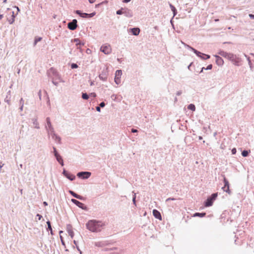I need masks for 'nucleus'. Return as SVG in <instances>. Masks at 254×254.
Masks as SVG:
<instances>
[{
  "instance_id": "1",
  "label": "nucleus",
  "mask_w": 254,
  "mask_h": 254,
  "mask_svg": "<svg viewBox=\"0 0 254 254\" xmlns=\"http://www.w3.org/2000/svg\"><path fill=\"white\" fill-rule=\"evenodd\" d=\"M45 129L47 131L48 136H51L53 139L57 143H61V137L55 133L54 128L52 125L50 118L47 117L46 118V124L45 126Z\"/></svg>"
},
{
  "instance_id": "2",
  "label": "nucleus",
  "mask_w": 254,
  "mask_h": 254,
  "mask_svg": "<svg viewBox=\"0 0 254 254\" xmlns=\"http://www.w3.org/2000/svg\"><path fill=\"white\" fill-rule=\"evenodd\" d=\"M86 228L92 232H98L101 230L102 227L104 225L101 221L96 220H89L86 224Z\"/></svg>"
},
{
  "instance_id": "3",
  "label": "nucleus",
  "mask_w": 254,
  "mask_h": 254,
  "mask_svg": "<svg viewBox=\"0 0 254 254\" xmlns=\"http://www.w3.org/2000/svg\"><path fill=\"white\" fill-rule=\"evenodd\" d=\"M48 73L52 79L54 78L55 80H59L60 82H64V81L62 79L61 76L55 69L51 68L49 70Z\"/></svg>"
},
{
  "instance_id": "4",
  "label": "nucleus",
  "mask_w": 254,
  "mask_h": 254,
  "mask_svg": "<svg viewBox=\"0 0 254 254\" xmlns=\"http://www.w3.org/2000/svg\"><path fill=\"white\" fill-rule=\"evenodd\" d=\"M182 43L185 45L186 47L192 50L198 57H200L202 60H206L210 58V56L208 55H206L205 54L202 53L195 49L191 47L188 45H187L186 44L184 43L182 41Z\"/></svg>"
},
{
  "instance_id": "5",
  "label": "nucleus",
  "mask_w": 254,
  "mask_h": 254,
  "mask_svg": "<svg viewBox=\"0 0 254 254\" xmlns=\"http://www.w3.org/2000/svg\"><path fill=\"white\" fill-rule=\"evenodd\" d=\"M100 51L106 55H109L112 52V48L109 44L103 45L100 48Z\"/></svg>"
},
{
  "instance_id": "6",
  "label": "nucleus",
  "mask_w": 254,
  "mask_h": 254,
  "mask_svg": "<svg viewBox=\"0 0 254 254\" xmlns=\"http://www.w3.org/2000/svg\"><path fill=\"white\" fill-rule=\"evenodd\" d=\"M218 54L220 56L227 59L228 60L231 61L233 60L234 54L226 52L222 50H220L218 52Z\"/></svg>"
},
{
  "instance_id": "7",
  "label": "nucleus",
  "mask_w": 254,
  "mask_h": 254,
  "mask_svg": "<svg viewBox=\"0 0 254 254\" xmlns=\"http://www.w3.org/2000/svg\"><path fill=\"white\" fill-rule=\"evenodd\" d=\"M91 173L89 172H80L77 174V176L83 179H86L90 177Z\"/></svg>"
},
{
  "instance_id": "8",
  "label": "nucleus",
  "mask_w": 254,
  "mask_h": 254,
  "mask_svg": "<svg viewBox=\"0 0 254 254\" xmlns=\"http://www.w3.org/2000/svg\"><path fill=\"white\" fill-rule=\"evenodd\" d=\"M122 75V71L121 70H117L115 73V82L117 84L121 83V77Z\"/></svg>"
},
{
  "instance_id": "9",
  "label": "nucleus",
  "mask_w": 254,
  "mask_h": 254,
  "mask_svg": "<svg viewBox=\"0 0 254 254\" xmlns=\"http://www.w3.org/2000/svg\"><path fill=\"white\" fill-rule=\"evenodd\" d=\"M224 186L222 187V190L228 193V194H230L231 193V190L229 189V183L228 180L226 179L225 176H224Z\"/></svg>"
},
{
  "instance_id": "10",
  "label": "nucleus",
  "mask_w": 254,
  "mask_h": 254,
  "mask_svg": "<svg viewBox=\"0 0 254 254\" xmlns=\"http://www.w3.org/2000/svg\"><path fill=\"white\" fill-rule=\"evenodd\" d=\"M77 21L76 19H73L71 22L67 24L68 28L71 30H75L77 27Z\"/></svg>"
},
{
  "instance_id": "11",
  "label": "nucleus",
  "mask_w": 254,
  "mask_h": 254,
  "mask_svg": "<svg viewBox=\"0 0 254 254\" xmlns=\"http://www.w3.org/2000/svg\"><path fill=\"white\" fill-rule=\"evenodd\" d=\"M71 201L74 204H75L76 205H77L78 207H79V208H80L83 210L86 209V206H85L83 203L79 202V201L77 200L76 199H71Z\"/></svg>"
},
{
  "instance_id": "12",
  "label": "nucleus",
  "mask_w": 254,
  "mask_h": 254,
  "mask_svg": "<svg viewBox=\"0 0 254 254\" xmlns=\"http://www.w3.org/2000/svg\"><path fill=\"white\" fill-rule=\"evenodd\" d=\"M231 61L236 66L240 65L241 59L237 57V55H234L233 60H231Z\"/></svg>"
},
{
  "instance_id": "13",
  "label": "nucleus",
  "mask_w": 254,
  "mask_h": 254,
  "mask_svg": "<svg viewBox=\"0 0 254 254\" xmlns=\"http://www.w3.org/2000/svg\"><path fill=\"white\" fill-rule=\"evenodd\" d=\"M123 14H124L125 16L128 18H130L133 16V12L132 10L127 8H124Z\"/></svg>"
},
{
  "instance_id": "14",
  "label": "nucleus",
  "mask_w": 254,
  "mask_h": 254,
  "mask_svg": "<svg viewBox=\"0 0 254 254\" xmlns=\"http://www.w3.org/2000/svg\"><path fill=\"white\" fill-rule=\"evenodd\" d=\"M10 99H11V91L9 90L7 92V95L4 99V102L7 103L8 105L11 104L10 103Z\"/></svg>"
},
{
  "instance_id": "15",
  "label": "nucleus",
  "mask_w": 254,
  "mask_h": 254,
  "mask_svg": "<svg viewBox=\"0 0 254 254\" xmlns=\"http://www.w3.org/2000/svg\"><path fill=\"white\" fill-rule=\"evenodd\" d=\"M66 230L71 238H73L74 236V233L72 231V226L71 225L68 224L66 226Z\"/></svg>"
},
{
  "instance_id": "16",
  "label": "nucleus",
  "mask_w": 254,
  "mask_h": 254,
  "mask_svg": "<svg viewBox=\"0 0 254 254\" xmlns=\"http://www.w3.org/2000/svg\"><path fill=\"white\" fill-rule=\"evenodd\" d=\"M216 58V63L218 65H222L224 64L223 60L219 56L215 55Z\"/></svg>"
},
{
  "instance_id": "17",
  "label": "nucleus",
  "mask_w": 254,
  "mask_h": 254,
  "mask_svg": "<svg viewBox=\"0 0 254 254\" xmlns=\"http://www.w3.org/2000/svg\"><path fill=\"white\" fill-rule=\"evenodd\" d=\"M153 214L156 218H157L159 220L162 219V217H161V214L157 210L154 209L153 210Z\"/></svg>"
},
{
  "instance_id": "18",
  "label": "nucleus",
  "mask_w": 254,
  "mask_h": 254,
  "mask_svg": "<svg viewBox=\"0 0 254 254\" xmlns=\"http://www.w3.org/2000/svg\"><path fill=\"white\" fill-rule=\"evenodd\" d=\"M74 42L76 43V45L77 46V49L81 50V47L83 46L84 43L80 42L79 39L78 38L74 39Z\"/></svg>"
},
{
  "instance_id": "19",
  "label": "nucleus",
  "mask_w": 254,
  "mask_h": 254,
  "mask_svg": "<svg viewBox=\"0 0 254 254\" xmlns=\"http://www.w3.org/2000/svg\"><path fill=\"white\" fill-rule=\"evenodd\" d=\"M130 31L133 35L137 36L139 35L140 29L138 28H132L130 29Z\"/></svg>"
},
{
  "instance_id": "20",
  "label": "nucleus",
  "mask_w": 254,
  "mask_h": 254,
  "mask_svg": "<svg viewBox=\"0 0 254 254\" xmlns=\"http://www.w3.org/2000/svg\"><path fill=\"white\" fill-rule=\"evenodd\" d=\"M69 192L70 193V194H71L73 197L77 198V199H80V200H82L83 198V197L80 195H78L77 194H76V193H75L74 192H73V191L72 190H69Z\"/></svg>"
},
{
  "instance_id": "21",
  "label": "nucleus",
  "mask_w": 254,
  "mask_h": 254,
  "mask_svg": "<svg viewBox=\"0 0 254 254\" xmlns=\"http://www.w3.org/2000/svg\"><path fill=\"white\" fill-rule=\"evenodd\" d=\"M75 13L77 14H78L80 16L83 17V18H86L88 17V13H82L80 10H77L75 11Z\"/></svg>"
},
{
  "instance_id": "22",
  "label": "nucleus",
  "mask_w": 254,
  "mask_h": 254,
  "mask_svg": "<svg viewBox=\"0 0 254 254\" xmlns=\"http://www.w3.org/2000/svg\"><path fill=\"white\" fill-rule=\"evenodd\" d=\"M32 121L35 128L37 129L40 128L39 125L37 121V118H35L32 119Z\"/></svg>"
},
{
  "instance_id": "23",
  "label": "nucleus",
  "mask_w": 254,
  "mask_h": 254,
  "mask_svg": "<svg viewBox=\"0 0 254 254\" xmlns=\"http://www.w3.org/2000/svg\"><path fill=\"white\" fill-rule=\"evenodd\" d=\"M244 56L247 58V61L248 62V64L250 67V69L251 71H253L254 67L253 66L252 62L250 60V58L249 57H248L245 54H244Z\"/></svg>"
},
{
  "instance_id": "24",
  "label": "nucleus",
  "mask_w": 254,
  "mask_h": 254,
  "mask_svg": "<svg viewBox=\"0 0 254 254\" xmlns=\"http://www.w3.org/2000/svg\"><path fill=\"white\" fill-rule=\"evenodd\" d=\"M213 201L211 200L209 197H208L205 203V206L206 207L210 206L212 205Z\"/></svg>"
},
{
  "instance_id": "25",
  "label": "nucleus",
  "mask_w": 254,
  "mask_h": 254,
  "mask_svg": "<svg viewBox=\"0 0 254 254\" xmlns=\"http://www.w3.org/2000/svg\"><path fill=\"white\" fill-rule=\"evenodd\" d=\"M56 159L58 161V162L60 163V164L62 165V166H64V162H63V159L62 158V157L59 155L57 157H56Z\"/></svg>"
},
{
  "instance_id": "26",
  "label": "nucleus",
  "mask_w": 254,
  "mask_h": 254,
  "mask_svg": "<svg viewBox=\"0 0 254 254\" xmlns=\"http://www.w3.org/2000/svg\"><path fill=\"white\" fill-rule=\"evenodd\" d=\"M170 8H171V10L173 12V16H175L177 14V10L176 8L171 4H170Z\"/></svg>"
},
{
  "instance_id": "27",
  "label": "nucleus",
  "mask_w": 254,
  "mask_h": 254,
  "mask_svg": "<svg viewBox=\"0 0 254 254\" xmlns=\"http://www.w3.org/2000/svg\"><path fill=\"white\" fill-rule=\"evenodd\" d=\"M205 215H206L205 213H197V212L193 214V216L194 217L199 216L200 217H202L204 216Z\"/></svg>"
},
{
  "instance_id": "28",
  "label": "nucleus",
  "mask_w": 254,
  "mask_h": 254,
  "mask_svg": "<svg viewBox=\"0 0 254 254\" xmlns=\"http://www.w3.org/2000/svg\"><path fill=\"white\" fill-rule=\"evenodd\" d=\"M42 40V38L41 37H36L35 38V40H34V46H36V45L37 44V43L38 42H40V41H41Z\"/></svg>"
},
{
  "instance_id": "29",
  "label": "nucleus",
  "mask_w": 254,
  "mask_h": 254,
  "mask_svg": "<svg viewBox=\"0 0 254 254\" xmlns=\"http://www.w3.org/2000/svg\"><path fill=\"white\" fill-rule=\"evenodd\" d=\"M188 109L192 111H194L195 110V107L193 104H190L188 106Z\"/></svg>"
},
{
  "instance_id": "30",
  "label": "nucleus",
  "mask_w": 254,
  "mask_h": 254,
  "mask_svg": "<svg viewBox=\"0 0 254 254\" xmlns=\"http://www.w3.org/2000/svg\"><path fill=\"white\" fill-rule=\"evenodd\" d=\"M67 179H68L70 181H73L75 179V176L70 174L66 177Z\"/></svg>"
},
{
  "instance_id": "31",
  "label": "nucleus",
  "mask_w": 254,
  "mask_h": 254,
  "mask_svg": "<svg viewBox=\"0 0 254 254\" xmlns=\"http://www.w3.org/2000/svg\"><path fill=\"white\" fill-rule=\"evenodd\" d=\"M218 194H217V193H213L210 197L209 198L210 199H211V200L212 201H214V200L216 199L217 196Z\"/></svg>"
},
{
  "instance_id": "32",
  "label": "nucleus",
  "mask_w": 254,
  "mask_h": 254,
  "mask_svg": "<svg viewBox=\"0 0 254 254\" xmlns=\"http://www.w3.org/2000/svg\"><path fill=\"white\" fill-rule=\"evenodd\" d=\"M47 225H48V229L49 230L51 231V234L53 235V231H52V227H51V225L50 222L49 221H47Z\"/></svg>"
},
{
  "instance_id": "33",
  "label": "nucleus",
  "mask_w": 254,
  "mask_h": 254,
  "mask_svg": "<svg viewBox=\"0 0 254 254\" xmlns=\"http://www.w3.org/2000/svg\"><path fill=\"white\" fill-rule=\"evenodd\" d=\"M82 98L83 99L87 100L89 98V96H88V95L87 93H83L82 94Z\"/></svg>"
},
{
  "instance_id": "34",
  "label": "nucleus",
  "mask_w": 254,
  "mask_h": 254,
  "mask_svg": "<svg viewBox=\"0 0 254 254\" xmlns=\"http://www.w3.org/2000/svg\"><path fill=\"white\" fill-rule=\"evenodd\" d=\"M124 11V8H122L121 9H119L117 11L116 13L118 15L123 14V12Z\"/></svg>"
},
{
  "instance_id": "35",
  "label": "nucleus",
  "mask_w": 254,
  "mask_h": 254,
  "mask_svg": "<svg viewBox=\"0 0 254 254\" xmlns=\"http://www.w3.org/2000/svg\"><path fill=\"white\" fill-rule=\"evenodd\" d=\"M249 153V152L248 151H247V150H244L242 152V155L244 157H247Z\"/></svg>"
},
{
  "instance_id": "36",
  "label": "nucleus",
  "mask_w": 254,
  "mask_h": 254,
  "mask_svg": "<svg viewBox=\"0 0 254 254\" xmlns=\"http://www.w3.org/2000/svg\"><path fill=\"white\" fill-rule=\"evenodd\" d=\"M53 150H54L53 152H54L55 156L56 157L59 156L60 155L58 154V152L57 151L56 147H53Z\"/></svg>"
},
{
  "instance_id": "37",
  "label": "nucleus",
  "mask_w": 254,
  "mask_h": 254,
  "mask_svg": "<svg viewBox=\"0 0 254 254\" xmlns=\"http://www.w3.org/2000/svg\"><path fill=\"white\" fill-rule=\"evenodd\" d=\"M133 193L134 194H133V197H132V201H133V204L134 205H135V203H136V201H135L136 193H134V192H133Z\"/></svg>"
},
{
  "instance_id": "38",
  "label": "nucleus",
  "mask_w": 254,
  "mask_h": 254,
  "mask_svg": "<svg viewBox=\"0 0 254 254\" xmlns=\"http://www.w3.org/2000/svg\"><path fill=\"white\" fill-rule=\"evenodd\" d=\"M99 78H100L101 80H104V81L106 80V78H107V77H106V76H103V75H99Z\"/></svg>"
},
{
  "instance_id": "39",
  "label": "nucleus",
  "mask_w": 254,
  "mask_h": 254,
  "mask_svg": "<svg viewBox=\"0 0 254 254\" xmlns=\"http://www.w3.org/2000/svg\"><path fill=\"white\" fill-rule=\"evenodd\" d=\"M57 80H55L54 78H53V79H52V83L55 85L58 86V82L56 81Z\"/></svg>"
},
{
  "instance_id": "40",
  "label": "nucleus",
  "mask_w": 254,
  "mask_h": 254,
  "mask_svg": "<svg viewBox=\"0 0 254 254\" xmlns=\"http://www.w3.org/2000/svg\"><path fill=\"white\" fill-rule=\"evenodd\" d=\"M78 67V65L76 64H72L71 65V67L72 68H76Z\"/></svg>"
},
{
  "instance_id": "41",
  "label": "nucleus",
  "mask_w": 254,
  "mask_h": 254,
  "mask_svg": "<svg viewBox=\"0 0 254 254\" xmlns=\"http://www.w3.org/2000/svg\"><path fill=\"white\" fill-rule=\"evenodd\" d=\"M63 174L66 177L68 175L69 173L66 170H64Z\"/></svg>"
},
{
  "instance_id": "42",
  "label": "nucleus",
  "mask_w": 254,
  "mask_h": 254,
  "mask_svg": "<svg viewBox=\"0 0 254 254\" xmlns=\"http://www.w3.org/2000/svg\"><path fill=\"white\" fill-rule=\"evenodd\" d=\"M212 68V64H209L206 68H205V70H210Z\"/></svg>"
},
{
  "instance_id": "43",
  "label": "nucleus",
  "mask_w": 254,
  "mask_h": 254,
  "mask_svg": "<svg viewBox=\"0 0 254 254\" xmlns=\"http://www.w3.org/2000/svg\"><path fill=\"white\" fill-rule=\"evenodd\" d=\"M24 101L23 99V98H21V99L19 101L20 105L24 106Z\"/></svg>"
},
{
  "instance_id": "44",
  "label": "nucleus",
  "mask_w": 254,
  "mask_h": 254,
  "mask_svg": "<svg viewBox=\"0 0 254 254\" xmlns=\"http://www.w3.org/2000/svg\"><path fill=\"white\" fill-rule=\"evenodd\" d=\"M95 15V12H92L91 13L88 14V17H92Z\"/></svg>"
},
{
  "instance_id": "45",
  "label": "nucleus",
  "mask_w": 254,
  "mask_h": 254,
  "mask_svg": "<svg viewBox=\"0 0 254 254\" xmlns=\"http://www.w3.org/2000/svg\"><path fill=\"white\" fill-rule=\"evenodd\" d=\"M237 150L235 148H234L232 149V154H235L236 153Z\"/></svg>"
},
{
  "instance_id": "46",
  "label": "nucleus",
  "mask_w": 254,
  "mask_h": 254,
  "mask_svg": "<svg viewBox=\"0 0 254 254\" xmlns=\"http://www.w3.org/2000/svg\"><path fill=\"white\" fill-rule=\"evenodd\" d=\"M105 103H104V102H101V103L100 104V105H99V106H100V107H102V108L104 107H105Z\"/></svg>"
},
{
  "instance_id": "47",
  "label": "nucleus",
  "mask_w": 254,
  "mask_h": 254,
  "mask_svg": "<svg viewBox=\"0 0 254 254\" xmlns=\"http://www.w3.org/2000/svg\"><path fill=\"white\" fill-rule=\"evenodd\" d=\"M36 217H37L38 218V220H40L41 218L42 217V215H41L39 214H37V215H36Z\"/></svg>"
},
{
  "instance_id": "48",
  "label": "nucleus",
  "mask_w": 254,
  "mask_h": 254,
  "mask_svg": "<svg viewBox=\"0 0 254 254\" xmlns=\"http://www.w3.org/2000/svg\"><path fill=\"white\" fill-rule=\"evenodd\" d=\"M38 96L39 97L40 99H41V96H42V92L41 90H39L38 92Z\"/></svg>"
},
{
  "instance_id": "49",
  "label": "nucleus",
  "mask_w": 254,
  "mask_h": 254,
  "mask_svg": "<svg viewBox=\"0 0 254 254\" xmlns=\"http://www.w3.org/2000/svg\"><path fill=\"white\" fill-rule=\"evenodd\" d=\"M175 200V198H167V199L166 200V202H168V201H170V200Z\"/></svg>"
},
{
  "instance_id": "50",
  "label": "nucleus",
  "mask_w": 254,
  "mask_h": 254,
  "mask_svg": "<svg viewBox=\"0 0 254 254\" xmlns=\"http://www.w3.org/2000/svg\"><path fill=\"white\" fill-rule=\"evenodd\" d=\"M182 92L181 91H178L177 92L176 95L177 96H180V95H181L182 94Z\"/></svg>"
},
{
  "instance_id": "51",
  "label": "nucleus",
  "mask_w": 254,
  "mask_h": 254,
  "mask_svg": "<svg viewBox=\"0 0 254 254\" xmlns=\"http://www.w3.org/2000/svg\"><path fill=\"white\" fill-rule=\"evenodd\" d=\"M96 110L99 112H101V109H100V106H97L96 107Z\"/></svg>"
},
{
  "instance_id": "52",
  "label": "nucleus",
  "mask_w": 254,
  "mask_h": 254,
  "mask_svg": "<svg viewBox=\"0 0 254 254\" xmlns=\"http://www.w3.org/2000/svg\"><path fill=\"white\" fill-rule=\"evenodd\" d=\"M249 17L251 18V19H254V14H249Z\"/></svg>"
},
{
  "instance_id": "53",
  "label": "nucleus",
  "mask_w": 254,
  "mask_h": 254,
  "mask_svg": "<svg viewBox=\"0 0 254 254\" xmlns=\"http://www.w3.org/2000/svg\"><path fill=\"white\" fill-rule=\"evenodd\" d=\"M137 131H138L136 129H134V128H132L131 129V132H132L134 133V132H137Z\"/></svg>"
},
{
  "instance_id": "54",
  "label": "nucleus",
  "mask_w": 254,
  "mask_h": 254,
  "mask_svg": "<svg viewBox=\"0 0 254 254\" xmlns=\"http://www.w3.org/2000/svg\"><path fill=\"white\" fill-rule=\"evenodd\" d=\"M60 238H61V242H62V244H63V245H65V244H64V241H63V238H62V236H60Z\"/></svg>"
},
{
  "instance_id": "55",
  "label": "nucleus",
  "mask_w": 254,
  "mask_h": 254,
  "mask_svg": "<svg viewBox=\"0 0 254 254\" xmlns=\"http://www.w3.org/2000/svg\"><path fill=\"white\" fill-rule=\"evenodd\" d=\"M90 95H91V96H93V97H96V93H94V92H93V93H91L90 94Z\"/></svg>"
},
{
  "instance_id": "56",
  "label": "nucleus",
  "mask_w": 254,
  "mask_h": 254,
  "mask_svg": "<svg viewBox=\"0 0 254 254\" xmlns=\"http://www.w3.org/2000/svg\"><path fill=\"white\" fill-rule=\"evenodd\" d=\"M20 108H19V110H20V111H23V106H22V105H20Z\"/></svg>"
},
{
  "instance_id": "57",
  "label": "nucleus",
  "mask_w": 254,
  "mask_h": 254,
  "mask_svg": "<svg viewBox=\"0 0 254 254\" xmlns=\"http://www.w3.org/2000/svg\"><path fill=\"white\" fill-rule=\"evenodd\" d=\"M89 2L91 3H93L95 1V0H88Z\"/></svg>"
},
{
  "instance_id": "58",
  "label": "nucleus",
  "mask_w": 254,
  "mask_h": 254,
  "mask_svg": "<svg viewBox=\"0 0 254 254\" xmlns=\"http://www.w3.org/2000/svg\"><path fill=\"white\" fill-rule=\"evenodd\" d=\"M90 86H93L94 85V82L92 81H90Z\"/></svg>"
},
{
  "instance_id": "59",
  "label": "nucleus",
  "mask_w": 254,
  "mask_h": 254,
  "mask_svg": "<svg viewBox=\"0 0 254 254\" xmlns=\"http://www.w3.org/2000/svg\"><path fill=\"white\" fill-rule=\"evenodd\" d=\"M43 204H44L45 206H47V205H48V203H47V202H46V201H44V202H43Z\"/></svg>"
},
{
  "instance_id": "60",
  "label": "nucleus",
  "mask_w": 254,
  "mask_h": 254,
  "mask_svg": "<svg viewBox=\"0 0 254 254\" xmlns=\"http://www.w3.org/2000/svg\"><path fill=\"white\" fill-rule=\"evenodd\" d=\"M3 17V14H0V20Z\"/></svg>"
},
{
  "instance_id": "61",
  "label": "nucleus",
  "mask_w": 254,
  "mask_h": 254,
  "mask_svg": "<svg viewBox=\"0 0 254 254\" xmlns=\"http://www.w3.org/2000/svg\"><path fill=\"white\" fill-rule=\"evenodd\" d=\"M131 0H124V2H128L130 1Z\"/></svg>"
},
{
  "instance_id": "62",
  "label": "nucleus",
  "mask_w": 254,
  "mask_h": 254,
  "mask_svg": "<svg viewBox=\"0 0 254 254\" xmlns=\"http://www.w3.org/2000/svg\"><path fill=\"white\" fill-rule=\"evenodd\" d=\"M204 69H205V67H202L201 71H200V72H202Z\"/></svg>"
},
{
  "instance_id": "63",
  "label": "nucleus",
  "mask_w": 254,
  "mask_h": 254,
  "mask_svg": "<svg viewBox=\"0 0 254 254\" xmlns=\"http://www.w3.org/2000/svg\"><path fill=\"white\" fill-rule=\"evenodd\" d=\"M20 69L19 68L17 71V73L19 74L20 73Z\"/></svg>"
},
{
  "instance_id": "64",
  "label": "nucleus",
  "mask_w": 254,
  "mask_h": 254,
  "mask_svg": "<svg viewBox=\"0 0 254 254\" xmlns=\"http://www.w3.org/2000/svg\"><path fill=\"white\" fill-rule=\"evenodd\" d=\"M202 139V137L201 136H199V140H201V139Z\"/></svg>"
}]
</instances>
